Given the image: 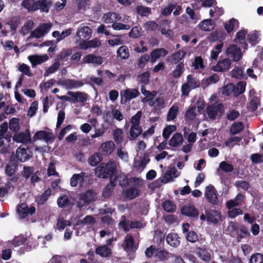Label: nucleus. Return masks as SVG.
Wrapping results in <instances>:
<instances>
[{
	"instance_id": "obj_1",
	"label": "nucleus",
	"mask_w": 263,
	"mask_h": 263,
	"mask_svg": "<svg viewBox=\"0 0 263 263\" xmlns=\"http://www.w3.org/2000/svg\"><path fill=\"white\" fill-rule=\"evenodd\" d=\"M117 165L115 162L102 163L95 170V175L100 178H108L114 177L117 174Z\"/></svg>"
},
{
	"instance_id": "obj_2",
	"label": "nucleus",
	"mask_w": 263,
	"mask_h": 263,
	"mask_svg": "<svg viewBox=\"0 0 263 263\" xmlns=\"http://www.w3.org/2000/svg\"><path fill=\"white\" fill-rule=\"evenodd\" d=\"M206 112L209 118L212 120L217 117L220 118L224 112L223 106L222 104L217 105H209L206 108Z\"/></svg>"
},
{
	"instance_id": "obj_3",
	"label": "nucleus",
	"mask_w": 263,
	"mask_h": 263,
	"mask_svg": "<svg viewBox=\"0 0 263 263\" xmlns=\"http://www.w3.org/2000/svg\"><path fill=\"white\" fill-rule=\"evenodd\" d=\"M90 176L86 173L82 172L80 174H74L70 179V185L76 187L79 184L80 187H83L85 182L89 180Z\"/></svg>"
},
{
	"instance_id": "obj_4",
	"label": "nucleus",
	"mask_w": 263,
	"mask_h": 263,
	"mask_svg": "<svg viewBox=\"0 0 263 263\" xmlns=\"http://www.w3.org/2000/svg\"><path fill=\"white\" fill-rule=\"evenodd\" d=\"M204 195L209 203L214 206L218 205L219 202L218 195L213 185L210 184L206 187Z\"/></svg>"
},
{
	"instance_id": "obj_5",
	"label": "nucleus",
	"mask_w": 263,
	"mask_h": 263,
	"mask_svg": "<svg viewBox=\"0 0 263 263\" xmlns=\"http://www.w3.org/2000/svg\"><path fill=\"white\" fill-rule=\"evenodd\" d=\"M51 27V25L49 23H44L40 25L31 32L28 39L34 37L39 39L42 36H44L49 32Z\"/></svg>"
},
{
	"instance_id": "obj_6",
	"label": "nucleus",
	"mask_w": 263,
	"mask_h": 263,
	"mask_svg": "<svg viewBox=\"0 0 263 263\" xmlns=\"http://www.w3.org/2000/svg\"><path fill=\"white\" fill-rule=\"evenodd\" d=\"M135 183L134 186L127 189L125 192V196L126 198L130 200L134 199L139 196L140 194V190L137 188L140 187L141 185H139V179L137 178H133Z\"/></svg>"
},
{
	"instance_id": "obj_7",
	"label": "nucleus",
	"mask_w": 263,
	"mask_h": 263,
	"mask_svg": "<svg viewBox=\"0 0 263 263\" xmlns=\"http://www.w3.org/2000/svg\"><path fill=\"white\" fill-rule=\"evenodd\" d=\"M226 54L232 58L234 62H238L242 58V53L240 48L237 45H232L228 47Z\"/></svg>"
},
{
	"instance_id": "obj_8",
	"label": "nucleus",
	"mask_w": 263,
	"mask_h": 263,
	"mask_svg": "<svg viewBox=\"0 0 263 263\" xmlns=\"http://www.w3.org/2000/svg\"><path fill=\"white\" fill-rule=\"evenodd\" d=\"M181 213L183 215L192 218H197L199 214L198 210L192 204L183 205L181 209Z\"/></svg>"
},
{
	"instance_id": "obj_9",
	"label": "nucleus",
	"mask_w": 263,
	"mask_h": 263,
	"mask_svg": "<svg viewBox=\"0 0 263 263\" xmlns=\"http://www.w3.org/2000/svg\"><path fill=\"white\" fill-rule=\"evenodd\" d=\"M57 204L59 208L71 209L74 203L66 194L62 195L58 198Z\"/></svg>"
},
{
	"instance_id": "obj_10",
	"label": "nucleus",
	"mask_w": 263,
	"mask_h": 263,
	"mask_svg": "<svg viewBox=\"0 0 263 263\" xmlns=\"http://www.w3.org/2000/svg\"><path fill=\"white\" fill-rule=\"evenodd\" d=\"M115 148V145L112 141H107L103 143L99 148L100 153L102 156H109Z\"/></svg>"
},
{
	"instance_id": "obj_11",
	"label": "nucleus",
	"mask_w": 263,
	"mask_h": 263,
	"mask_svg": "<svg viewBox=\"0 0 263 263\" xmlns=\"http://www.w3.org/2000/svg\"><path fill=\"white\" fill-rule=\"evenodd\" d=\"M92 30L88 26H82L78 28L77 35L80 41L87 40L91 37Z\"/></svg>"
},
{
	"instance_id": "obj_12",
	"label": "nucleus",
	"mask_w": 263,
	"mask_h": 263,
	"mask_svg": "<svg viewBox=\"0 0 263 263\" xmlns=\"http://www.w3.org/2000/svg\"><path fill=\"white\" fill-rule=\"evenodd\" d=\"M51 5L52 3L50 0H36L34 11L40 10L41 12L48 13Z\"/></svg>"
},
{
	"instance_id": "obj_13",
	"label": "nucleus",
	"mask_w": 263,
	"mask_h": 263,
	"mask_svg": "<svg viewBox=\"0 0 263 263\" xmlns=\"http://www.w3.org/2000/svg\"><path fill=\"white\" fill-rule=\"evenodd\" d=\"M231 65V60L229 58H226L220 60L214 67V70L218 72H224L228 71Z\"/></svg>"
},
{
	"instance_id": "obj_14",
	"label": "nucleus",
	"mask_w": 263,
	"mask_h": 263,
	"mask_svg": "<svg viewBox=\"0 0 263 263\" xmlns=\"http://www.w3.org/2000/svg\"><path fill=\"white\" fill-rule=\"evenodd\" d=\"M124 250L127 252H135L138 249V246L135 244V240L133 236L127 235L124 240Z\"/></svg>"
},
{
	"instance_id": "obj_15",
	"label": "nucleus",
	"mask_w": 263,
	"mask_h": 263,
	"mask_svg": "<svg viewBox=\"0 0 263 263\" xmlns=\"http://www.w3.org/2000/svg\"><path fill=\"white\" fill-rule=\"evenodd\" d=\"M68 95L73 99V102H80L84 103L89 99V96L84 92L77 91H68Z\"/></svg>"
},
{
	"instance_id": "obj_16",
	"label": "nucleus",
	"mask_w": 263,
	"mask_h": 263,
	"mask_svg": "<svg viewBox=\"0 0 263 263\" xmlns=\"http://www.w3.org/2000/svg\"><path fill=\"white\" fill-rule=\"evenodd\" d=\"M13 140L17 142L23 143H31V134L29 129H26L25 132H21L13 137Z\"/></svg>"
},
{
	"instance_id": "obj_17",
	"label": "nucleus",
	"mask_w": 263,
	"mask_h": 263,
	"mask_svg": "<svg viewBox=\"0 0 263 263\" xmlns=\"http://www.w3.org/2000/svg\"><path fill=\"white\" fill-rule=\"evenodd\" d=\"M103 62V59L101 56H97L93 54H89L83 59V64H93L99 65Z\"/></svg>"
},
{
	"instance_id": "obj_18",
	"label": "nucleus",
	"mask_w": 263,
	"mask_h": 263,
	"mask_svg": "<svg viewBox=\"0 0 263 263\" xmlns=\"http://www.w3.org/2000/svg\"><path fill=\"white\" fill-rule=\"evenodd\" d=\"M186 54V51L183 50H179L172 54L167 58V59L172 64H176L181 62V60L184 58Z\"/></svg>"
},
{
	"instance_id": "obj_19",
	"label": "nucleus",
	"mask_w": 263,
	"mask_h": 263,
	"mask_svg": "<svg viewBox=\"0 0 263 263\" xmlns=\"http://www.w3.org/2000/svg\"><path fill=\"white\" fill-rule=\"evenodd\" d=\"M232 228L234 231H237L238 241H240L243 238L250 236V233L248 229L243 225H240L239 227H236L234 223Z\"/></svg>"
},
{
	"instance_id": "obj_20",
	"label": "nucleus",
	"mask_w": 263,
	"mask_h": 263,
	"mask_svg": "<svg viewBox=\"0 0 263 263\" xmlns=\"http://www.w3.org/2000/svg\"><path fill=\"white\" fill-rule=\"evenodd\" d=\"M215 25V21L212 19L209 18L204 20L200 22L198 24V27L202 31L209 32L214 29Z\"/></svg>"
},
{
	"instance_id": "obj_21",
	"label": "nucleus",
	"mask_w": 263,
	"mask_h": 263,
	"mask_svg": "<svg viewBox=\"0 0 263 263\" xmlns=\"http://www.w3.org/2000/svg\"><path fill=\"white\" fill-rule=\"evenodd\" d=\"M166 241L171 246L177 248L180 244V237L177 233H171L166 236Z\"/></svg>"
},
{
	"instance_id": "obj_22",
	"label": "nucleus",
	"mask_w": 263,
	"mask_h": 263,
	"mask_svg": "<svg viewBox=\"0 0 263 263\" xmlns=\"http://www.w3.org/2000/svg\"><path fill=\"white\" fill-rule=\"evenodd\" d=\"M168 54V51L164 48L154 49L151 53V62L153 63L161 57H165Z\"/></svg>"
},
{
	"instance_id": "obj_23",
	"label": "nucleus",
	"mask_w": 263,
	"mask_h": 263,
	"mask_svg": "<svg viewBox=\"0 0 263 263\" xmlns=\"http://www.w3.org/2000/svg\"><path fill=\"white\" fill-rule=\"evenodd\" d=\"M121 17L118 14L114 12H109L104 14L102 20L106 24L114 23L117 21H119Z\"/></svg>"
},
{
	"instance_id": "obj_24",
	"label": "nucleus",
	"mask_w": 263,
	"mask_h": 263,
	"mask_svg": "<svg viewBox=\"0 0 263 263\" xmlns=\"http://www.w3.org/2000/svg\"><path fill=\"white\" fill-rule=\"evenodd\" d=\"M28 58L31 63L32 67L41 64L48 59V57L46 54L43 55H32L29 56Z\"/></svg>"
},
{
	"instance_id": "obj_25",
	"label": "nucleus",
	"mask_w": 263,
	"mask_h": 263,
	"mask_svg": "<svg viewBox=\"0 0 263 263\" xmlns=\"http://www.w3.org/2000/svg\"><path fill=\"white\" fill-rule=\"evenodd\" d=\"M95 253L96 254L103 258L108 257L112 254L111 249L109 248L107 245L100 246L97 247L95 250Z\"/></svg>"
},
{
	"instance_id": "obj_26",
	"label": "nucleus",
	"mask_w": 263,
	"mask_h": 263,
	"mask_svg": "<svg viewBox=\"0 0 263 263\" xmlns=\"http://www.w3.org/2000/svg\"><path fill=\"white\" fill-rule=\"evenodd\" d=\"M183 142L182 135L180 133H175L171 138L168 144L172 147H177L180 146Z\"/></svg>"
},
{
	"instance_id": "obj_27",
	"label": "nucleus",
	"mask_w": 263,
	"mask_h": 263,
	"mask_svg": "<svg viewBox=\"0 0 263 263\" xmlns=\"http://www.w3.org/2000/svg\"><path fill=\"white\" fill-rule=\"evenodd\" d=\"M16 157L20 162H25L28 160L31 156L27 152V149L25 148L18 147L16 151Z\"/></svg>"
},
{
	"instance_id": "obj_28",
	"label": "nucleus",
	"mask_w": 263,
	"mask_h": 263,
	"mask_svg": "<svg viewBox=\"0 0 263 263\" xmlns=\"http://www.w3.org/2000/svg\"><path fill=\"white\" fill-rule=\"evenodd\" d=\"M207 220L214 224L218 223V221L221 218L220 213L216 210H211L210 211L206 212Z\"/></svg>"
},
{
	"instance_id": "obj_29",
	"label": "nucleus",
	"mask_w": 263,
	"mask_h": 263,
	"mask_svg": "<svg viewBox=\"0 0 263 263\" xmlns=\"http://www.w3.org/2000/svg\"><path fill=\"white\" fill-rule=\"evenodd\" d=\"M95 193L92 189L88 190L81 195L80 199L83 201L85 203L89 204L91 202L94 201L95 197Z\"/></svg>"
},
{
	"instance_id": "obj_30",
	"label": "nucleus",
	"mask_w": 263,
	"mask_h": 263,
	"mask_svg": "<svg viewBox=\"0 0 263 263\" xmlns=\"http://www.w3.org/2000/svg\"><path fill=\"white\" fill-rule=\"evenodd\" d=\"M140 95L139 90L137 88H127L124 91L125 102H127L135 99Z\"/></svg>"
},
{
	"instance_id": "obj_31",
	"label": "nucleus",
	"mask_w": 263,
	"mask_h": 263,
	"mask_svg": "<svg viewBox=\"0 0 263 263\" xmlns=\"http://www.w3.org/2000/svg\"><path fill=\"white\" fill-rule=\"evenodd\" d=\"M239 25V23L237 19L232 18L225 23L224 28L228 33H230L234 29H237Z\"/></svg>"
},
{
	"instance_id": "obj_32",
	"label": "nucleus",
	"mask_w": 263,
	"mask_h": 263,
	"mask_svg": "<svg viewBox=\"0 0 263 263\" xmlns=\"http://www.w3.org/2000/svg\"><path fill=\"white\" fill-rule=\"evenodd\" d=\"M197 254L204 261H208L211 259V251L205 248H201L200 247L196 248Z\"/></svg>"
},
{
	"instance_id": "obj_33",
	"label": "nucleus",
	"mask_w": 263,
	"mask_h": 263,
	"mask_svg": "<svg viewBox=\"0 0 263 263\" xmlns=\"http://www.w3.org/2000/svg\"><path fill=\"white\" fill-rule=\"evenodd\" d=\"M51 133L45 130H40L37 132L33 136V140L34 141L38 140L43 139L48 141L51 139Z\"/></svg>"
},
{
	"instance_id": "obj_34",
	"label": "nucleus",
	"mask_w": 263,
	"mask_h": 263,
	"mask_svg": "<svg viewBox=\"0 0 263 263\" xmlns=\"http://www.w3.org/2000/svg\"><path fill=\"white\" fill-rule=\"evenodd\" d=\"M64 85L68 89H73L74 88H78L83 86V83L81 81L76 80L74 79H67L64 81Z\"/></svg>"
},
{
	"instance_id": "obj_35",
	"label": "nucleus",
	"mask_w": 263,
	"mask_h": 263,
	"mask_svg": "<svg viewBox=\"0 0 263 263\" xmlns=\"http://www.w3.org/2000/svg\"><path fill=\"white\" fill-rule=\"evenodd\" d=\"M51 195V190L50 188L46 189L40 196L37 197L36 200L40 205H43L47 202L49 197Z\"/></svg>"
},
{
	"instance_id": "obj_36",
	"label": "nucleus",
	"mask_w": 263,
	"mask_h": 263,
	"mask_svg": "<svg viewBox=\"0 0 263 263\" xmlns=\"http://www.w3.org/2000/svg\"><path fill=\"white\" fill-rule=\"evenodd\" d=\"M102 155L100 153H95L88 159L89 164L92 166L97 165L102 160Z\"/></svg>"
},
{
	"instance_id": "obj_37",
	"label": "nucleus",
	"mask_w": 263,
	"mask_h": 263,
	"mask_svg": "<svg viewBox=\"0 0 263 263\" xmlns=\"http://www.w3.org/2000/svg\"><path fill=\"white\" fill-rule=\"evenodd\" d=\"M117 56L122 60H125L129 58V52L126 46L123 45L120 47L117 51Z\"/></svg>"
},
{
	"instance_id": "obj_38",
	"label": "nucleus",
	"mask_w": 263,
	"mask_h": 263,
	"mask_svg": "<svg viewBox=\"0 0 263 263\" xmlns=\"http://www.w3.org/2000/svg\"><path fill=\"white\" fill-rule=\"evenodd\" d=\"M35 2V0H23L21 3V6L26 9L28 12H34Z\"/></svg>"
},
{
	"instance_id": "obj_39",
	"label": "nucleus",
	"mask_w": 263,
	"mask_h": 263,
	"mask_svg": "<svg viewBox=\"0 0 263 263\" xmlns=\"http://www.w3.org/2000/svg\"><path fill=\"white\" fill-rule=\"evenodd\" d=\"M184 64L183 62L179 63L175 67V69L172 71V75L173 78L177 79L181 77L184 70Z\"/></svg>"
},
{
	"instance_id": "obj_40",
	"label": "nucleus",
	"mask_w": 263,
	"mask_h": 263,
	"mask_svg": "<svg viewBox=\"0 0 263 263\" xmlns=\"http://www.w3.org/2000/svg\"><path fill=\"white\" fill-rule=\"evenodd\" d=\"M244 128V125L241 122H234L230 128V134L232 135H236L241 132Z\"/></svg>"
},
{
	"instance_id": "obj_41",
	"label": "nucleus",
	"mask_w": 263,
	"mask_h": 263,
	"mask_svg": "<svg viewBox=\"0 0 263 263\" xmlns=\"http://www.w3.org/2000/svg\"><path fill=\"white\" fill-rule=\"evenodd\" d=\"M163 210L168 213L174 212L176 209V205L173 201L167 200L162 203Z\"/></svg>"
},
{
	"instance_id": "obj_42",
	"label": "nucleus",
	"mask_w": 263,
	"mask_h": 263,
	"mask_svg": "<svg viewBox=\"0 0 263 263\" xmlns=\"http://www.w3.org/2000/svg\"><path fill=\"white\" fill-rule=\"evenodd\" d=\"M142 113L141 111H138L131 118L132 130L136 129V127H139L140 124V119L142 117Z\"/></svg>"
},
{
	"instance_id": "obj_43",
	"label": "nucleus",
	"mask_w": 263,
	"mask_h": 263,
	"mask_svg": "<svg viewBox=\"0 0 263 263\" xmlns=\"http://www.w3.org/2000/svg\"><path fill=\"white\" fill-rule=\"evenodd\" d=\"M136 13L141 16H147L152 12L149 7L138 5L136 8Z\"/></svg>"
},
{
	"instance_id": "obj_44",
	"label": "nucleus",
	"mask_w": 263,
	"mask_h": 263,
	"mask_svg": "<svg viewBox=\"0 0 263 263\" xmlns=\"http://www.w3.org/2000/svg\"><path fill=\"white\" fill-rule=\"evenodd\" d=\"M20 119L17 118H11L9 123V128L13 132L17 133L18 132L20 128Z\"/></svg>"
},
{
	"instance_id": "obj_45",
	"label": "nucleus",
	"mask_w": 263,
	"mask_h": 263,
	"mask_svg": "<svg viewBox=\"0 0 263 263\" xmlns=\"http://www.w3.org/2000/svg\"><path fill=\"white\" fill-rule=\"evenodd\" d=\"M246 85V82L245 81H239L237 83L236 86H235L234 96L236 97L244 93Z\"/></svg>"
},
{
	"instance_id": "obj_46",
	"label": "nucleus",
	"mask_w": 263,
	"mask_h": 263,
	"mask_svg": "<svg viewBox=\"0 0 263 263\" xmlns=\"http://www.w3.org/2000/svg\"><path fill=\"white\" fill-rule=\"evenodd\" d=\"M21 23V20L18 17H12L10 21L7 23V24L10 25V30L12 32L15 33L18 25Z\"/></svg>"
},
{
	"instance_id": "obj_47",
	"label": "nucleus",
	"mask_w": 263,
	"mask_h": 263,
	"mask_svg": "<svg viewBox=\"0 0 263 263\" xmlns=\"http://www.w3.org/2000/svg\"><path fill=\"white\" fill-rule=\"evenodd\" d=\"M72 53V50L71 48L63 49L59 54L57 55L55 61L64 60L65 58L70 56Z\"/></svg>"
},
{
	"instance_id": "obj_48",
	"label": "nucleus",
	"mask_w": 263,
	"mask_h": 263,
	"mask_svg": "<svg viewBox=\"0 0 263 263\" xmlns=\"http://www.w3.org/2000/svg\"><path fill=\"white\" fill-rule=\"evenodd\" d=\"M142 133V128L141 126L136 127V129H133V131L131 126L129 130V136H128L129 140L130 141L136 140Z\"/></svg>"
},
{
	"instance_id": "obj_49",
	"label": "nucleus",
	"mask_w": 263,
	"mask_h": 263,
	"mask_svg": "<svg viewBox=\"0 0 263 263\" xmlns=\"http://www.w3.org/2000/svg\"><path fill=\"white\" fill-rule=\"evenodd\" d=\"M231 76L236 79L241 80L243 78V72L241 68L235 66L231 71Z\"/></svg>"
},
{
	"instance_id": "obj_50",
	"label": "nucleus",
	"mask_w": 263,
	"mask_h": 263,
	"mask_svg": "<svg viewBox=\"0 0 263 263\" xmlns=\"http://www.w3.org/2000/svg\"><path fill=\"white\" fill-rule=\"evenodd\" d=\"M247 39L252 45H256L259 41L258 33L256 31L250 33L248 35Z\"/></svg>"
},
{
	"instance_id": "obj_51",
	"label": "nucleus",
	"mask_w": 263,
	"mask_h": 263,
	"mask_svg": "<svg viewBox=\"0 0 263 263\" xmlns=\"http://www.w3.org/2000/svg\"><path fill=\"white\" fill-rule=\"evenodd\" d=\"M177 5L176 2H173L169 3L166 6H165L162 10L161 14L163 16L169 15L173 10L175 8Z\"/></svg>"
},
{
	"instance_id": "obj_52",
	"label": "nucleus",
	"mask_w": 263,
	"mask_h": 263,
	"mask_svg": "<svg viewBox=\"0 0 263 263\" xmlns=\"http://www.w3.org/2000/svg\"><path fill=\"white\" fill-rule=\"evenodd\" d=\"M187 82L186 83L190 85L192 88L195 89L196 88L200 86V82L199 80H197L196 78H193L191 74L187 75L186 77Z\"/></svg>"
},
{
	"instance_id": "obj_53",
	"label": "nucleus",
	"mask_w": 263,
	"mask_h": 263,
	"mask_svg": "<svg viewBox=\"0 0 263 263\" xmlns=\"http://www.w3.org/2000/svg\"><path fill=\"white\" fill-rule=\"evenodd\" d=\"M176 127L175 125H167L163 130L162 136L165 140L169 138L172 133L176 130Z\"/></svg>"
},
{
	"instance_id": "obj_54",
	"label": "nucleus",
	"mask_w": 263,
	"mask_h": 263,
	"mask_svg": "<svg viewBox=\"0 0 263 263\" xmlns=\"http://www.w3.org/2000/svg\"><path fill=\"white\" fill-rule=\"evenodd\" d=\"M219 167L226 173H231L234 170L233 165L225 161H222L219 163Z\"/></svg>"
},
{
	"instance_id": "obj_55",
	"label": "nucleus",
	"mask_w": 263,
	"mask_h": 263,
	"mask_svg": "<svg viewBox=\"0 0 263 263\" xmlns=\"http://www.w3.org/2000/svg\"><path fill=\"white\" fill-rule=\"evenodd\" d=\"M149 77V72L148 71H146L138 75L137 79L140 83H142L143 85H147L148 84Z\"/></svg>"
},
{
	"instance_id": "obj_56",
	"label": "nucleus",
	"mask_w": 263,
	"mask_h": 263,
	"mask_svg": "<svg viewBox=\"0 0 263 263\" xmlns=\"http://www.w3.org/2000/svg\"><path fill=\"white\" fill-rule=\"evenodd\" d=\"M60 65V62L58 61H55L54 63L45 71L44 76L47 77L54 73L59 69Z\"/></svg>"
},
{
	"instance_id": "obj_57",
	"label": "nucleus",
	"mask_w": 263,
	"mask_h": 263,
	"mask_svg": "<svg viewBox=\"0 0 263 263\" xmlns=\"http://www.w3.org/2000/svg\"><path fill=\"white\" fill-rule=\"evenodd\" d=\"M119 226L126 232L129 231V220L126 219L125 215L121 217V220L119 223Z\"/></svg>"
},
{
	"instance_id": "obj_58",
	"label": "nucleus",
	"mask_w": 263,
	"mask_h": 263,
	"mask_svg": "<svg viewBox=\"0 0 263 263\" xmlns=\"http://www.w3.org/2000/svg\"><path fill=\"white\" fill-rule=\"evenodd\" d=\"M235 85L233 83H229L226 85L223 88L222 94L229 96L233 92L234 95Z\"/></svg>"
},
{
	"instance_id": "obj_59",
	"label": "nucleus",
	"mask_w": 263,
	"mask_h": 263,
	"mask_svg": "<svg viewBox=\"0 0 263 263\" xmlns=\"http://www.w3.org/2000/svg\"><path fill=\"white\" fill-rule=\"evenodd\" d=\"M185 238L187 241L192 243H195L198 240V236L196 232L194 231H190L185 235Z\"/></svg>"
},
{
	"instance_id": "obj_60",
	"label": "nucleus",
	"mask_w": 263,
	"mask_h": 263,
	"mask_svg": "<svg viewBox=\"0 0 263 263\" xmlns=\"http://www.w3.org/2000/svg\"><path fill=\"white\" fill-rule=\"evenodd\" d=\"M17 212L20 216L24 218L27 216V204L26 203H22L18 206Z\"/></svg>"
},
{
	"instance_id": "obj_61",
	"label": "nucleus",
	"mask_w": 263,
	"mask_h": 263,
	"mask_svg": "<svg viewBox=\"0 0 263 263\" xmlns=\"http://www.w3.org/2000/svg\"><path fill=\"white\" fill-rule=\"evenodd\" d=\"M150 59V56L145 53L141 56L138 60V67L140 68H143L145 66V64L149 61Z\"/></svg>"
},
{
	"instance_id": "obj_62",
	"label": "nucleus",
	"mask_w": 263,
	"mask_h": 263,
	"mask_svg": "<svg viewBox=\"0 0 263 263\" xmlns=\"http://www.w3.org/2000/svg\"><path fill=\"white\" fill-rule=\"evenodd\" d=\"M249 263H263V255L256 253L251 255Z\"/></svg>"
},
{
	"instance_id": "obj_63",
	"label": "nucleus",
	"mask_w": 263,
	"mask_h": 263,
	"mask_svg": "<svg viewBox=\"0 0 263 263\" xmlns=\"http://www.w3.org/2000/svg\"><path fill=\"white\" fill-rule=\"evenodd\" d=\"M178 112V108L172 106L169 109V111L167 115V121H171L174 120L177 116Z\"/></svg>"
},
{
	"instance_id": "obj_64",
	"label": "nucleus",
	"mask_w": 263,
	"mask_h": 263,
	"mask_svg": "<svg viewBox=\"0 0 263 263\" xmlns=\"http://www.w3.org/2000/svg\"><path fill=\"white\" fill-rule=\"evenodd\" d=\"M253 67L262 70L263 69V57L262 55L257 57L253 62Z\"/></svg>"
}]
</instances>
